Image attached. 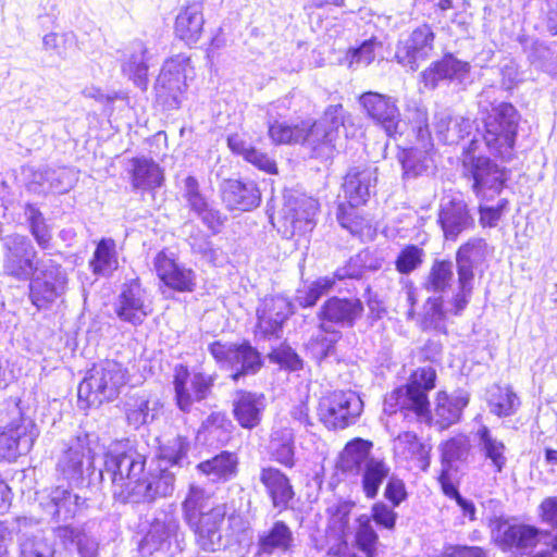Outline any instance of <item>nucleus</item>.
<instances>
[{"instance_id": "nucleus-61", "label": "nucleus", "mask_w": 557, "mask_h": 557, "mask_svg": "<svg viewBox=\"0 0 557 557\" xmlns=\"http://www.w3.org/2000/svg\"><path fill=\"white\" fill-rule=\"evenodd\" d=\"M424 255V250L418 245H406L400 249L395 259L396 271L403 275L411 274L421 267Z\"/></svg>"}, {"instance_id": "nucleus-23", "label": "nucleus", "mask_w": 557, "mask_h": 557, "mask_svg": "<svg viewBox=\"0 0 557 557\" xmlns=\"http://www.w3.org/2000/svg\"><path fill=\"white\" fill-rule=\"evenodd\" d=\"M116 317L133 326H139L149 315L150 310L146 305L145 289L138 277L122 284L120 294L114 302Z\"/></svg>"}, {"instance_id": "nucleus-56", "label": "nucleus", "mask_w": 557, "mask_h": 557, "mask_svg": "<svg viewBox=\"0 0 557 557\" xmlns=\"http://www.w3.org/2000/svg\"><path fill=\"white\" fill-rule=\"evenodd\" d=\"M20 554L18 557H54L55 549L52 540L42 532L17 534Z\"/></svg>"}, {"instance_id": "nucleus-24", "label": "nucleus", "mask_w": 557, "mask_h": 557, "mask_svg": "<svg viewBox=\"0 0 557 557\" xmlns=\"http://www.w3.org/2000/svg\"><path fill=\"white\" fill-rule=\"evenodd\" d=\"M471 71L469 62L458 59L451 52H445L443 57L420 73V83L428 90L436 89L443 82H457L463 84Z\"/></svg>"}, {"instance_id": "nucleus-41", "label": "nucleus", "mask_w": 557, "mask_h": 557, "mask_svg": "<svg viewBox=\"0 0 557 557\" xmlns=\"http://www.w3.org/2000/svg\"><path fill=\"white\" fill-rule=\"evenodd\" d=\"M373 443L362 437H354L348 441L339 453L336 467L343 473L357 474L370 459L375 456L372 454Z\"/></svg>"}, {"instance_id": "nucleus-43", "label": "nucleus", "mask_w": 557, "mask_h": 557, "mask_svg": "<svg viewBox=\"0 0 557 557\" xmlns=\"http://www.w3.org/2000/svg\"><path fill=\"white\" fill-rule=\"evenodd\" d=\"M383 258L369 247L351 256L346 263L335 270V277L339 281L361 280L368 272H376L383 265Z\"/></svg>"}, {"instance_id": "nucleus-38", "label": "nucleus", "mask_w": 557, "mask_h": 557, "mask_svg": "<svg viewBox=\"0 0 557 557\" xmlns=\"http://www.w3.org/2000/svg\"><path fill=\"white\" fill-rule=\"evenodd\" d=\"M433 126L437 139L449 146L459 144L473 131V122L469 117L454 115L447 110L434 114Z\"/></svg>"}, {"instance_id": "nucleus-16", "label": "nucleus", "mask_w": 557, "mask_h": 557, "mask_svg": "<svg viewBox=\"0 0 557 557\" xmlns=\"http://www.w3.org/2000/svg\"><path fill=\"white\" fill-rule=\"evenodd\" d=\"M295 313V305L284 295H270L260 299L256 308L255 336L264 339H280L284 327Z\"/></svg>"}, {"instance_id": "nucleus-3", "label": "nucleus", "mask_w": 557, "mask_h": 557, "mask_svg": "<svg viewBox=\"0 0 557 557\" xmlns=\"http://www.w3.org/2000/svg\"><path fill=\"white\" fill-rule=\"evenodd\" d=\"M481 141L474 135L462 148V177L479 201H491L499 196L510 180V170L480 152Z\"/></svg>"}, {"instance_id": "nucleus-58", "label": "nucleus", "mask_w": 557, "mask_h": 557, "mask_svg": "<svg viewBox=\"0 0 557 557\" xmlns=\"http://www.w3.org/2000/svg\"><path fill=\"white\" fill-rule=\"evenodd\" d=\"M379 544V534L371 523V518L362 513L356 518L354 545L367 557H375Z\"/></svg>"}, {"instance_id": "nucleus-32", "label": "nucleus", "mask_w": 557, "mask_h": 557, "mask_svg": "<svg viewBox=\"0 0 557 557\" xmlns=\"http://www.w3.org/2000/svg\"><path fill=\"white\" fill-rule=\"evenodd\" d=\"M203 25V1L191 0L180 9L174 23V34L191 47L200 40Z\"/></svg>"}, {"instance_id": "nucleus-51", "label": "nucleus", "mask_w": 557, "mask_h": 557, "mask_svg": "<svg viewBox=\"0 0 557 557\" xmlns=\"http://www.w3.org/2000/svg\"><path fill=\"white\" fill-rule=\"evenodd\" d=\"M454 275V263L451 260L435 259L422 286L426 292L434 294V296H443L450 289Z\"/></svg>"}, {"instance_id": "nucleus-28", "label": "nucleus", "mask_w": 557, "mask_h": 557, "mask_svg": "<svg viewBox=\"0 0 557 557\" xmlns=\"http://www.w3.org/2000/svg\"><path fill=\"white\" fill-rule=\"evenodd\" d=\"M222 202L228 211H251L261 203V191L251 180H225L220 185Z\"/></svg>"}, {"instance_id": "nucleus-44", "label": "nucleus", "mask_w": 557, "mask_h": 557, "mask_svg": "<svg viewBox=\"0 0 557 557\" xmlns=\"http://www.w3.org/2000/svg\"><path fill=\"white\" fill-rule=\"evenodd\" d=\"M342 338V331L324 327L317 323V333L311 335L307 342L306 350L318 364H321L330 358L336 357L337 344Z\"/></svg>"}, {"instance_id": "nucleus-55", "label": "nucleus", "mask_w": 557, "mask_h": 557, "mask_svg": "<svg viewBox=\"0 0 557 557\" xmlns=\"http://www.w3.org/2000/svg\"><path fill=\"white\" fill-rule=\"evenodd\" d=\"M521 405L520 398L510 386L496 385L488 394L487 407L498 418L513 416Z\"/></svg>"}, {"instance_id": "nucleus-27", "label": "nucleus", "mask_w": 557, "mask_h": 557, "mask_svg": "<svg viewBox=\"0 0 557 557\" xmlns=\"http://www.w3.org/2000/svg\"><path fill=\"white\" fill-rule=\"evenodd\" d=\"M379 169L373 165L351 166L344 176L343 190L345 199L352 206H364L375 195Z\"/></svg>"}, {"instance_id": "nucleus-57", "label": "nucleus", "mask_w": 557, "mask_h": 557, "mask_svg": "<svg viewBox=\"0 0 557 557\" xmlns=\"http://www.w3.org/2000/svg\"><path fill=\"white\" fill-rule=\"evenodd\" d=\"M446 318L447 311L444 308V297L431 296L424 304L420 327L423 332L433 331L440 334H447Z\"/></svg>"}, {"instance_id": "nucleus-4", "label": "nucleus", "mask_w": 557, "mask_h": 557, "mask_svg": "<svg viewBox=\"0 0 557 557\" xmlns=\"http://www.w3.org/2000/svg\"><path fill=\"white\" fill-rule=\"evenodd\" d=\"M99 436L96 433L79 431L72 437L58 458L57 473L76 488L91 487L101 483L103 472L94 465Z\"/></svg>"}, {"instance_id": "nucleus-17", "label": "nucleus", "mask_w": 557, "mask_h": 557, "mask_svg": "<svg viewBox=\"0 0 557 557\" xmlns=\"http://www.w3.org/2000/svg\"><path fill=\"white\" fill-rule=\"evenodd\" d=\"M214 382L215 375L201 371L190 374L187 366H175L172 384L176 408L189 413L194 403H201L210 396Z\"/></svg>"}, {"instance_id": "nucleus-26", "label": "nucleus", "mask_w": 557, "mask_h": 557, "mask_svg": "<svg viewBox=\"0 0 557 557\" xmlns=\"http://www.w3.org/2000/svg\"><path fill=\"white\" fill-rule=\"evenodd\" d=\"M294 548L293 530L285 521L276 520L269 528L258 532L253 557L289 556Z\"/></svg>"}, {"instance_id": "nucleus-15", "label": "nucleus", "mask_w": 557, "mask_h": 557, "mask_svg": "<svg viewBox=\"0 0 557 557\" xmlns=\"http://www.w3.org/2000/svg\"><path fill=\"white\" fill-rule=\"evenodd\" d=\"M363 410V401L352 391H335L319 401V420L327 430H344L357 422Z\"/></svg>"}, {"instance_id": "nucleus-2", "label": "nucleus", "mask_w": 557, "mask_h": 557, "mask_svg": "<svg viewBox=\"0 0 557 557\" xmlns=\"http://www.w3.org/2000/svg\"><path fill=\"white\" fill-rule=\"evenodd\" d=\"M146 463V454L128 438L109 446L101 470L111 480L112 496L116 503L151 505L158 498L173 494L175 472L160 468L145 473Z\"/></svg>"}, {"instance_id": "nucleus-18", "label": "nucleus", "mask_w": 557, "mask_h": 557, "mask_svg": "<svg viewBox=\"0 0 557 557\" xmlns=\"http://www.w3.org/2000/svg\"><path fill=\"white\" fill-rule=\"evenodd\" d=\"M490 525L492 539L503 552L522 553L540 541L539 529L516 517H495Z\"/></svg>"}, {"instance_id": "nucleus-25", "label": "nucleus", "mask_w": 557, "mask_h": 557, "mask_svg": "<svg viewBox=\"0 0 557 557\" xmlns=\"http://www.w3.org/2000/svg\"><path fill=\"white\" fill-rule=\"evenodd\" d=\"M437 223L445 240L449 242H456L463 232L474 230L475 227V220L471 209L461 198H451L441 205Z\"/></svg>"}, {"instance_id": "nucleus-63", "label": "nucleus", "mask_w": 557, "mask_h": 557, "mask_svg": "<svg viewBox=\"0 0 557 557\" xmlns=\"http://www.w3.org/2000/svg\"><path fill=\"white\" fill-rule=\"evenodd\" d=\"M377 44L376 38L372 37L349 48L345 57L348 67L368 66L375 58L374 50Z\"/></svg>"}, {"instance_id": "nucleus-45", "label": "nucleus", "mask_w": 557, "mask_h": 557, "mask_svg": "<svg viewBox=\"0 0 557 557\" xmlns=\"http://www.w3.org/2000/svg\"><path fill=\"white\" fill-rule=\"evenodd\" d=\"M389 465L384 458L374 457L356 474L360 476V486L368 499H375L380 488L392 475Z\"/></svg>"}, {"instance_id": "nucleus-7", "label": "nucleus", "mask_w": 557, "mask_h": 557, "mask_svg": "<svg viewBox=\"0 0 557 557\" xmlns=\"http://www.w3.org/2000/svg\"><path fill=\"white\" fill-rule=\"evenodd\" d=\"M127 382V370L114 360L94 364L77 387L79 408L99 407L104 401H113Z\"/></svg>"}, {"instance_id": "nucleus-35", "label": "nucleus", "mask_w": 557, "mask_h": 557, "mask_svg": "<svg viewBox=\"0 0 557 557\" xmlns=\"http://www.w3.org/2000/svg\"><path fill=\"white\" fill-rule=\"evenodd\" d=\"M133 190H156L164 184V170L152 158L146 156L129 159L127 169Z\"/></svg>"}, {"instance_id": "nucleus-37", "label": "nucleus", "mask_w": 557, "mask_h": 557, "mask_svg": "<svg viewBox=\"0 0 557 557\" xmlns=\"http://www.w3.org/2000/svg\"><path fill=\"white\" fill-rule=\"evenodd\" d=\"M149 51L145 44L135 40L131 44L122 60L121 70L135 87L147 91L149 86Z\"/></svg>"}, {"instance_id": "nucleus-39", "label": "nucleus", "mask_w": 557, "mask_h": 557, "mask_svg": "<svg viewBox=\"0 0 557 557\" xmlns=\"http://www.w3.org/2000/svg\"><path fill=\"white\" fill-rule=\"evenodd\" d=\"M72 186L73 177L67 169L42 166L33 173L28 189L38 195H46L50 191L64 194Z\"/></svg>"}, {"instance_id": "nucleus-20", "label": "nucleus", "mask_w": 557, "mask_h": 557, "mask_svg": "<svg viewBox=\"0 0 557 557\" xmlns=\"http://www.w3.org/2000/svg\"><path fill=\"white\" fill-rule=\"evenodd\" d=\"M364 312L363 301L355 297L331 296L319 307L317 323L329 329H352Z\"/></svg>"}, {"instance_id": "nucleus-12", "label": "nucleus", "mask_w": 557, "mask_h": 557, "mask_svg": "<svg viewBox=\"0 0 557 557\" xmlns=\"http://www.w3.org/2000/svg\"><path fill=\"white\" fill-rule=\"evenodd\" d=\"M319 202L305 196H284V203L275 218L273 207L267 205V214L270 222L284 238L290 239L296 235L302 236L315 226V214Z\"/></svg>"}, {"instance_id": "nucleus-52", "label": "nucleus", "mask_w": 557, "mask_h": 557, "mask_svg": "<svg viewBox=\"0 0 557 557\" xmlns=\"http://www.w3.org/2000/svg\"><path fill=\"white\" fill-rule=\"evenodd\" d=\"M339 278L335 277V271L332 275L320 276L317 280L305 285L304 289H297L295 302L304 308H313L320 299L334 290Z\"/></svg>"}, {"instance_id": "nucleus-22", "label": "nucleus", "mask_w": 557, "mask_h": 557, "mask_svg": "<svg viewBox=\"0 0 557 557\" xmlns=\"http://www.w3.org/2000/svg\"><path fill=\"white\" fill-rule=\"evenodd\" d=\"M435 33L428 24L414 28L406 39L398 40L395 59L405 67L417 71L434 48Z\"/></svg>"}, {"instance_id": "nucleus-34", "label": "nucleus", "mask_w": 557, "mask_h": 557, "mask_svg": "<svg viewBox=\"0 0 557 557\" xmlns=\"http://www.w3.org/2000/svg\"><path fill=\"white\" fill-rule=\"evenodd\" d=\"M265 409L263 394L237 389L232 400V413L238 424L246 430L257 428Z\"/></svg>"}, {"instance_id": "nucleus-21", "label": "nucleus", "mask_w": 557, "mask_h": 557, "mask_svg": "<svg viewBox=\"0 0 557 557\" xmlns=\"http://www.w3.org/2000/svg\"><path fill=\"white\" fill-rule=\"evenodd\" d=\"M39 431L35 422L18 412V418L12 420L0 432V458L12 461L27 454L37 438Z\"/></svg>"}, {"instance_id": "nucleus-50", "label": "nucleus", "mask_w": 557, "mask_h": 557, "mask_svg": "<svg viewBox=\"0 0 557 557\" xmlns=\"http://www.w3.org/2000/svg\"><path fill=\"white\" fill-rule=\"evenodd\" d=\"M91 272L101 277H111L119 268L116 245L113 238H101L89 260Z\"/></svg>"}, {"instance_id": "nucleus-31", "label": "nucleus", "mask_w": 557, "mask_h": 557, "mask_svg": "<svg viewBox=\"0 0 557 557\" xmlns=\"http://www.w3.org/2000/svg\"><path fill=\"white\" fill-rule=\"evenodd\" d=\"M74 486L58 485L52 487L40 505L45 512L55 522L72 520L86 498L73 492Z\"/></svg>"}, {"instance_id": "nucleus-10", "label": "nucleus", "mask_w": 557, "mask_h": 557, "mask_svg": "<svg viewBox=\"0 0 557 557\" xmlns=\"http://www.w3.org/2000/svg\"><path fill=\"white\" fill-rule=\"evenodd\" d=\"M208 351L220 369L230 372L228 376L235 383L256 375L264 366L262 354L248 339L236 343L214 341L208 345Z\"/></svg>"}, {"instance_id": "nucleus-46", "label": "nucleus", "mask_w": 557, "mask_h": 557, "mask_svg": "<svg viewBox=\"0 0 557 557\" xmlns=\"http://www.w3.org/2000/svg\"><path fill=\"white\" fill-rule=\"evenodd\" d=\"M190 442L188 437L176 435L165 441L159 442L158 459L159 465L157 469H168L172 472V468H182L188 463V451Z\"/></svg>"}, {"instance_id": "nucleus-36", "label": "nucleus", "mask_w": 557, "mask_h": 557, "mask_svg": "<svg viewBox=\"0 0 557 557\" xmlns=\"http://www.w3.org/2000/svg\"><path fill=\"white\" fill-rule=\"evenodd\" d=\"M265 449L269 459L285 469L290 470L298 462L296 456V434L292 428L280 426L272 429Z\"/></svg>"}, {"instance_id": "nucleus-13", "label": "nucleus", "mask_w": 557, "mask_h": 557, "mask_svg": "<svg viewBox=\"0 0 557 557\" xmlns=\"http://www.w3.org/2000/svg\"><path fill=\"white\" fill-rule=\"evenodd\" d=\"M190 59L184 54H176L166 60L154 82L153 90L156 103L164 111L178 110L187 90V69Z\"/></svg>"}, {"instance_id": "nucleus-42", "label": "nucleus", "mask_w": 557, "mask_h": 557, "mask_svg": "<svg viewBox=\"0 0 557 557\" xmlns=\"http://www.w3.org/2000/svg\"><path fill=\"white\" fill-rule=\"evenodd\" d=\"M239 458L235 451L221 450L213 457L199 462L197 471L212 482H228L238 473Z\"/></svg>"}, {"instance_id": "nucleus-62", "label": "nucleus", "mask_w": 557, "mask_h": 557, "mask_svg": "<svg viewBox=\"0 0 557 557\" xmlns=\"http://www.w3.org/2000/svg\"><path fill=\"white\" fill-rule=\"evenodd\" d=\"M302 134V121L295 125L280 121L269 124V136L276 145L301 144Z\"/></svg>"}, {"instance_id": "nucleus-6", "label": "nucleus", "mask_w": 557, "mask_h": 557, "mask_svg": "<svg viewBox=\"0 0 557 557\" xmlns=\"http://www.w3.org/2000/svg\"><path fill=\"white\" fill-rule=\"evenodd\" d=\"M435 385V369L430 366L418 368L405 385L385 397L384 412L391 416L399 411L405 418L412 414L419 420L428 421L431 418L429 393Z\"/></svg>"}, {"instance_id": "nucleus-29", "label": "nucleus", "mask_w": 557, "mask_h": 557, "mask_svg": "<svg viewBox=\"0 0 557 557\" xmlns=\"http://www.w3.org/2000/svg\"><path fill=\"white\" fill-rule=\"evenodd\" d=\"M153 267L157 276L165 286L180 293L194 292L197 278L195 271L176 262L165 250L156 255Z\"/></svg>"}, {"instance_id": "nucleus-54", "label": "nucleus", "mask_w": 557, "mask_h": 557, "mask_svg": "<svg viewBox=\"0 0 557 557\" xmlns=\"http://www.w3.org/2000/svg\"><path fill=\"white\" fill-rule=\"evenodd\" d=\"M442 469L456 470V462H467L471 451L470 438L459 434L440 444Z\"/></svg>"}, {"instance_id": "nucleus-14", "label": "nucleus", "mask_w": 557, "mask_h": 557, "mask_svg": "<svg viewBox=\"0 0 557 557\" xmlns=\"http://www.w3.org/2000/svg\"><path fill=\"white\" fill-rule=\"evenodd\" d=\"M398 102L397 97L373 90L364 91L358 97L366 117L394 140L403 136L406 127Z\"/></svg>"}, {"instance_id": "nucleus-49", "label": "nucleus", "mask_w": 557, "mask_h": 557, "mask_svg": "<svg viewBox=\"0 0 557 557\" xmlns=\"http://www.w3.org/2000/svg\"><path fill=\"white\" fill-rule=\"evenodd\" d=\"M397 160L401 165L403 178L416 180L428 173L433 162L430 149L419 147L399 148Z\"/></svg>"}, {"instance_id": "nucleus-60", "label": "nucleus", "mask_w": 557, "mask_h": 557, "mask_svg": "<svg viewBox=\"0 0 557 557\" xmlns=\"http://www.w3.org/2000/svg\"><path fill=\"white\" fill-rule=\"evenodd\" d=\"M361 206H352L348 200L339 202L336 209V219L339 225L350 234H360L363 228L364 218Z\"/></svg>"}, {"instance_id": "nucleus-33", "label": "nucleus", "mask_w": 557, "mask_h": 557, "mask_svg": "<svg viewBox=\"0 0 557 557\" xmlns=\"http://www.w3.org/2000/svg\"><path fill=\"white\" fill-rule=\"evenodd\" d=\"M235 425L223 411H212L197 430L196 438L211 449L226 446L233 438Z\"/></svg>"}, {"instance_id": "nucleus-8", "label": "nucleus", "mask_w": 557, "mask_h": 557, "mask_svg": "<svg viewBox=\"0 0 557 557\" xmlns=\"http://www.w3.org/2000/svg\"><path fill=\"white\" fill-rule=\"evenodd\" d=\"M491 110L483 116L482 138L490 152L503 161H510L518 136L521 114L508 101L491 102Z\"/></svg>"}, {"instance_id": "nucleus-30", "label": "nucleus", "mask_w": 557, "mask_h": 557, "mask_svg": "<svg viewBox=\"0 0 557 557\" xmlns=\"http://www.w3.org/2000/svg\"><path fill=\"white\" fill-rule=\"evenodd\" d=\"M226 516V506H215L199 519L187 522L195 535L197 546L205 552H216L223 546L221 524Z\"/></svg>"}, {"instance_id": "nucleus-59", "label": "nucleus", "mask_w": 557, "mask_h": 557, "mask_svg": "<svg viewBox=\"0 0 557 557\" xmlns=\"http://www.w3.org/2000/svg\"><path fill=\"white\" fill-rule=\"evenodd\" d=\"M268 359L271 363L277 364L281 369L289 372L301 370L305 363L300 355L287 343L273 347L268 354Z\"/></svg>"}, {"instance_id": "nucleus-11", "label": "nucleus", "mask_w": 557, "mask_h": 557, "mask_svg": "<svg viewBox=\"0 0 557 557\" xmlns=\"http://www.w3.org/2000/svg\"><path fill=\"white\" fill-rule=\"evenodd\" d=\"M486 242L471 237L456 251L457 289L448 300L451 314L459 317L468 307L474 289V269L485 256Z\"/></svg>"}, {"instance_id": "nucleus-9", "label": "nucleus", "mask_w": 557, "mask_h": 557, "mask_svg": "<svg viewBox=\"0 0 557 557\" xmlns=\"http://www.w3.org/2000/svg\"><path fill=\"white\" fill-rule=\"evenodd\" d=\"M346 111L343 104L329 106L317 121H302L301 145L309 157L321 161L331 160L336 150V140L344 127Z\"/></svg>"}, {"instance_id": "nucleus-5", "label": "nucleus", "mask_w": 557, "mask_h": 557, "mask_svg": "<svg viewBox=\"0 0 557 557\" xmlns=\"http://www.w3.org/2000/svg\"><path fill=\"white\" fill-rule=\"evenodd\" d=\"M137 535V548L143 557L157 553L175 557L186 547L185 533L178 519L164 511H157L152 516L140 515Z\"/></svg>"}, {"instance_id": "nucleus-1", "label": "nucleus", "mask_w": 557, "mask_h": 557, "mask_svg": "<svg viewBox=\"0 0 557 557\" xmlns=\"http://www.w3.org/2000/svg\"><path fill=\"white\" fill-rule=\"evenodd\" d=\"M0 268L3 276L27 282V298L37 311L52 309L62 299L69 285V275L52 258L38 259V250L28 235H4L0 221Z\"/></svg>"}, {"instance_id": "nucleus-19", "label": "nucleus", "mask_w": 557, "mask_h": 557, "mask_svg": "<svg viewBox=\"0 0 557 557\" xmlns=\"http://www.w3.org/2000/svg\"><path fill=\"white\" fill-rule=\"evenodd\" d=\"M258 480L273 510L278 513L295 510V504L299 502V498L292 479L286 472L273 465L261 466Z\"/></svg>"}, {"instance_id": "nucleus-64", "label": "nucleus", "mask_w": 557, "mask_h": 557, "mask_svg": "<svg viewBox=\"0 0 557 557\" xmlns=\"http://www.w3.org/2000/svg\"><path fill=\"white\" fill-rule=\"evenodd\" d=\"M394 509L386 503L379 500L371 506V513L368 517L371 518V523L374 522L380 529L393 531L398 519V513Z\"/></svg>"}, {"instance_id": "nucleus-47", "label": "nucleus", "mask_w": 557, "mask_h": 557, "mask_svg": "<svg viewBox=\"0 0 557 557\" xmlns=\"http://www.w3.org/2000/svg\"><path fill=\"white\" fill-rule=\"evenodd\" d=\"M159 407V400H154L151 406V401L146 395L129 396L124 404L127 424L134 430L149 425L157 419Z\"/></svg>"}, {"instance_id": "nucleus-53", "label": "nucleus", "mask_w": 557, "mask_h": 557, "mask_svg": "<svg viewBox=\"0 0 557 557\" xmlns=\"http://www.w3.org/2000/svg\"><path fill=\"white\" fill-rule=\"evenodd\" d=\"M211 494L202 486L189 484L186 496L182 502V512L185 523L202 518L210 506Z\"/></svg>"}, {"instance_id": "nucleus-40", "label": "nucleus", "mask_w": 557, "mask_h": 557, "mask_svg": "<svg viewBox=\"0 0 557 557\" xmlns=\"http://www.w3.org/2000/svg\"><path fill=\"white\" fill-rule=\"evenodd\" d=\"M470 395L463 389L453 394L440 392L435 408V424L440 430H446L460 421L463 409L469 405Z\"/></svg>"}, {"instance_id": "nucleus-48", "label": "nucleus", "mask_w": 557, "mask_h": 557, "mask_svg": "<svg viewBox=\"0 0 557 557\" xmlns=\"http://www.w3.org/2000/svg\"><path fill=\"white\" fill-rule=\"evenodd\" d=\"M475 437L478 440L480 453L484 459L491 462V466L494 468L496 473H502L507 465V447L505 443L496 438L492 434L491 429L485 424H482L478 429Z\"/></svg>"}]
</instances>
